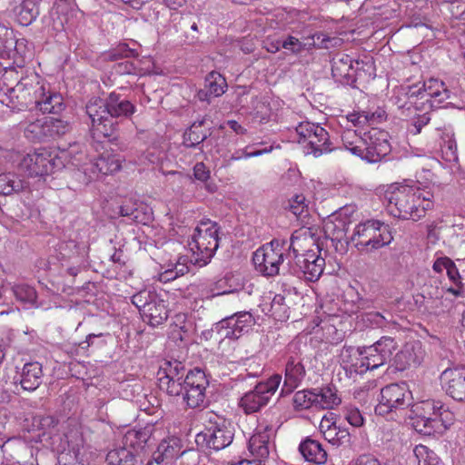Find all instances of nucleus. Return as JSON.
<instances>
[{
  "label": "nucleus",
  "instance_id": "nucleus-1",
  "mask_svg": "<svg viewBox=\"0 0 465 465\" xmlns=\"http://www.w3.org/2000/svg\"><path fill=\"white\" fill-rule=\"evenodd\" d=\"M432 193L419 187L399 185L386 192L388 212L402 220L419 221L432 209Z\"/></svg>",
  "mask_w": 465,
  "mask_h": 465
},
{
  "label": "nucleus",
  "instance_id": "nucleus-2",
  "mask_svg": "<svg viewBox=\"0 0 465 465\" xmlns=\"http://www.w3.org/2000/svg\"><path fill=\"white\" fill-rule=\"evenodd\" d=\"M85 158L82 146L75 143L59 153L45 149L27 153L21 160L19 167L29 176H43L62 170L67 163L82 167Z\"/></svg>",
  "mask_w": 465,
  "mask_h": 465
},
{
  "label": "nucleus",
  "instance_id": "nucleus-3",
  "mask_svg": "<svg viewBox=\"0 0 465 465\" xmlns=\"http://www.w3.org/2000/svg\"><path fill=\"white\" fill-rule=\"evenodd\" d=\"M450 91L444 83L438 79H430L422 86L411 85L400 87L395 95V104L399 109L411 111L430 110L450 98Z\"/></svg>",
  "mask_w": 465,
  "mask_h": 465
},
{
  "label": "nucleus",
  "instance_id": "nucleus-4",
  "mask_svg": "<svg viewBox=\"0 0 465 465\" xmlns=\"http://www.w3.org/2000/svg\"><path fill=\"white\" fill-rule=\"evenodd\" d=\"M392 240L393 237L387 226L377 220L360 223L350 236V243H352L361 254H370L389 245Z\"/></svg>",
  "mask_w": 465,
  "mask_h": 465
},
{
  "label": "nucleus",
  "instance_id": "nucleus-5",
  "mask_svg": "<svg viewBox=\"0 0 465 465\" xmlns=\"http://www.w3.org/2000/svg\"><path fill=\"white\" fill-rule=\"evenodd\" d=\"M219 226L210 220L203 221L195 228L189 243L193 251L191 262L199 266L207 265L219 247Z\"/></svg>",
  "mask_w": 465,
  "mask_h": 465
},
{
  "label": "nucleus",
  "instance_id": "nucleus-6",
  "mask_svg": "<svg viewBox=\"0 0 465 465\" xmlns=\"http://www.w3.org/2000/svg\"><path fill=\"white\" fill-rule=\"evenodd\" d=\"M287 241L273 239L258 248L252 255L255 269L263 276L273 277L279 274L280 266L284 261Z\"/></svg>",
  "mask_w": 465,
  "mask_h": 465
},
{
  "label": "nucleus",
  "instance_id": "nucleus-7",
  "mask_svg": "<svg viewBox=\"0 0 465 465\" xmlns=\"http://www.w3.org/2000/svg\"><path fill=\"white\" fill-rule=\"evenodd\" d=\"M297 142L303 145L306 154L315 157L332 151L328 132L319 124L302 122L295 127Z\"/></svg>",
  "mask_w": 465,
  "mask_h": 465
},
{
  "label": "nucleus",
  "instance_id": "nucleus-8",
  "mask_svg": "<svg viewBox=\"0 0 465 465\" xmlns=\"http://www.w3.org/2000/svg\"><path fill=\"white\" fill-rule=\"evenodd\" d=\"M132 302L151 326L161 325L169 316L166 302L154 292L143 290L132 297Z\"/></svg>",
  "mask_w": 465,
  "mask_h": 465
},
{
  "label": "nucleus",
  "instance_id": "nucleus-9",
  "mask_svg": "<svg viewBox=\"0 0 465 465\" xmlns=\"http://www.w3.org/2000/svg\"><path fill=\"white\" fill-rule=\"evenodd\" d=\"M411 401L412 395L405 382L391 383L381 390L375 412L378 415L384 416L397 410L408 408Z\"/></svg>",
  "mask_w": 465,
  "mask_h": 465
},
{
  "label": "nucleus",
  "instance_id": "nucleus-10",
  "mask_svg": "<svg viewBox=\"0 0 465 465\" xmlns=\"http://www.w3.org/2000/svg\"><path fill=\"white\" fill-rule=\"evenodd\" d=\"M281 381L282 376L274 374L265 381L257 383L253 390L246 392L240 401V406L244 412L254 413L266 406L276 392Z\"/></svg>",
  "mask_w": 465,
  "mask_h": 465
},
{
  "label": "nucleus",
  "instance_id": "nucleus-11",
  "mask_svg": "<svg viewBox=\"0 0 465 465\" xmlns=\"http://www.w3.org/2000/svg\"><path fill=\"white\" fill-rule=\"evenodd\" d=\"M209 381L204 371L199 368L189 371L183 380V399L189 408L206 406V389Z\"/></svg>",
  "mask_w": 465,
  "mask_h": 465
},
{
  "label": "nucleus",
  "instance_id": "nucleus-12",
  "mask_svg": "<svg viewBox=\"0 0 465 465\" xmlns=\"http://www.w3.org/2000/svg\"><path fill=\"white\" fill-rule=\"evenodd\" d=\"M336 31H317L312 35L302 36V40L290 36L283 41L282 45L285 49H290L293 53H298L302 49L316 48H335L342 45L343 39L336 35Z\"/></svg>",
  "mask_w": 465,
  "mask_h": 465
},
{
  "label": "nucleus",
  "instance_id": "nucleus-13",
  "mask_svg": "<svg viewBox=\"0 0 465 465\" xmlns=\"http://www.w3.org/2000/svg\"><path fill=\"white\" fill-rule=\"evenodd\" d=\"M233 431L230 422L223 419H218L209 427L196 435V443L209 449L220 450L228 447L233 440Z\"/></svg>",
  "mask_w": 465,
  "mask_h": 465
},
{
  "label": "nucleus",
  "instance_id": "nucleus-14",
  "mask_svg": "<svg viewBox=\"0 0 465 465\" xmlns=\"http://www.w3.org/2000/svg\"><path fill=\"white\" fill-rule=\"evenodd\" d=\"M89 247L86 242L74 240L64 241L58 245V255L63 262H68L66 272L76 276L83 267H85Z\"/></svg>",
  "mask_w": 465,
  "mask_h": 465
},
{
  "label": "nucleus",
  "instance_id": "nucleus-15",
  "mask_svg": "<svg viewBox=\"0 0 465 465\" xmlns=\"http://www.w3.org/2000/svg\"><path fill=\"white\" fill-rule=\"evenodd\" d=\"M387 132L371 128L364 133V145L362 146V154L360 155L361 160L368 163L380 162L391 152V144L388 140Z\"/></svg>",
  "mask_w": 465,
  "mask_h": 465
},
{
  "label": "nucleus",
  "instance_id": "nucleus-16",
  "mask_svg": "<svg viewBox=\"0 0 465 465\" xmlns=\"http://www.w3.org/2000/svg\"><path fill=\"white\" fill-rule=\"evenodd\" d=\"M255 323L252 314L249 312H239L220 321L215 330L228 339H238L244 331H248Z\"/></svg>",
  "mask_w": 465,
  "mask_h": 465
},
{
  "label": "nucleus",
  "instance_id": "nucleus-17",
  "mask_svg": "<svg viewBox=\"0 0 465 465\" xmlns=\"http://www.w3.org/2000/svg\"><path fill=\"white\" fill-rule=\"evenodd\" d=\"M352 213L351 207H344L332 213L323 223V231L326 237L332 242H341L344 241L350 243V237L347 236L349 227L351 223L350 214Z\"/></svg>",
  "mask_w": 465,
  "mask_h": 465
},
{
  "label": "nucleus",
  "instance_id": "nucleus-18",
  "mask_svg": "<svg viewBox=\"0 0 465 465\" xmlns=\"http://www.w3.org/2000/svg\"><path fill=\"white\" fill-rule=\"evenodd\" d=\"M86 114L92 121L94 134L98 138H110L114 135L118 124L117 119L108 114V111L89 102L86 104Z\"/></svg>",
  "mask_w": 465,
  "mask_h": 465
},
{
  "label": "nucleus",
  "instance_id": "nucleus-19",
  "mask_svg": "<svg viewBox=\"0 0 465 465\" xmlns=\"http://www.w3.org/2000/svg\"><path fill=\"white\" fill-rule=\"evenodd\" d=\"M317 239V229L313 227H302L293 232L290 243L286 245V249L293 253L295 260L298 255H302L309 252H319Z\"/></svg>",
  "mask_w": 465,
  "mask_h": 465
},
{
  "label": "nucleus",
  "instance_id": "nucleus-20",
  "mask_svg": "<svg viewBox=\"0 0 465 465\" xmlns=\"http://www.w3.org/2000/svg\"><path fill=\"white\" fill-rule=\"evenodd\" d=\"M321 251L309 252L302 255H298L294 260L295 267L293 273L302 274V276L310 281L314 282L322 274L325 261L320 254Z\"/></svg>",
  "mask_w": 465,
  "mask_h": 465
},
{
  "label": "nucleus",
  "instance_id": "nucleus-21",
  "mask_svg": "<svg viewBox=\"0 0 465 465\" xmlns=\"http://www.w3.org/2000/svg\"><path fill=\"white\" fill-rule=\"evenodd\" d=\"M275 432L272 424L260 423L257 431L249 440L248 450L253 460L262 462L268 458L270 453V440Z\"/></svg>",
  "mask_w": 465,
  "mask_h": 465
},
{
  "label": "nucleus",
  "instance_id": "nucleus-22",
  "mask_svg": "<svg viewBox=\"0 0 465 465\" xmlns=\"http://www.w3.org/2000/svg\"><path fill=\"white\" fill-rule=\"evenodd\" d=\"M442 388L458 401H465V367L448 368L440 375Z\"/></svg>",
  "mask_w": 465,
  "mask_h": 465
},
{
  "label": "nucleus",
  "instance_id": "nucleus-23",
  "mask_svg": "<svg viewBox=\"0 0 465 465\" xmlns=\"http://www.w3.org/2000/svg\"><path fill=\"white\" fill-rule=\"evenodd\" d=\"M92 104H97L100 106L108 111V114L114 117H129L135 112V106L128 100L121 98L119 94L114 93L105 99L94 98L90 101Z\"/></svg>",
  "mask_w": 465,
  "mask_h": 465
},
{
  "label": "nucleus",
  "instance_id": "nucleus-24",
  "mask_svg": "<svg viewBox=\"0 0 465 465\" xmlns=\"http://www.w3.org/2000/svg\"><path fill=\"white\" fill-rule=\"evenodd\" d=\"M423 360V351L420 342L407 343L392 359V366L403 371L411 367L419 366Z\"/></svg>",
  "mask_w": 465,
  "mask_h": 465
},
{
  "label": "nucleus",
  "instance_id": "nucleus-25",
  "mask_svg": "<svg viewBox=\"0 0 465 465\" xmlns=\"http://www.w3.org/2000/svg\"><path fill=\"white\" fill-rule=\"evenodd\" d=\"M306 376L305 366L300 355H289L286 358L283 386L292 391L297 388Z\"/></svg>",
  "mask_w": 465,
  "mask_h": 465
},
{
  "label": "nucleus",
  "instance_id": "nucleus-26",
  "mask_svg": "<svg viewBox=\"0 0 465 465\" xmlns=\"http://www.w3.org/2000/svg\"><path fill=\"white\" fill-rule=\"evenodd\" d=\"M38 94L34 106L42 113L59 114L64 109L63 96L58 93L51 92L44 82Z\"/></svg>",
  "mask_w": 465,
  "mask_h": 465
},
{
  "label": "nucleus",
  "instance_id": "nucleus-27",
  "mask_svg": "<svg viewBox=\"0 0 465 465\" xmlns=\"http://www.w3.org/2000/svg\"><path fill=\"white\" fill-rule=\"evenodd\" d=\"M42 365L37 361H31L23 366L17 381L25 391H34L42 383Z\"/></svg>",
  "mask_w": 465,
  "mask_h": 465
},
{
  "label": "nucleus",
  "instance_id": "nucleus-28",
  "mask_svg": "<svg viewBox=\"0 0 465 465\" xmlns=\"http://www.w3.org/2000/svg\"><path fill=\"white\" fill-rule=\"evenodd\" d=\"M227 88L225 78L217 72H211L205 77L204 88L199 90L197 97L200 101H207L210 103L212 96L218 97L224 94Z\"/></svg>",
  "mask_w": 465,
  "mask_h": 465
},
{
  "label": "nucleus",
  "instance_id": "nucleus-29",
  "mask_svg": "<svg viewBox=\"0 0 465 465\" xmlns=\"http://www.w3.org/2000/svg\"><path fill=\"white\" fill-rule=\"evenodd\" d=\"M206 120L193 122L183 134V144L187 148H195L203 143L212 134L211 128H205Z\"/></svg>",
  "mask_w": 465,
  "mask_h": 465
},
{
  "label": "nucleus",
  "instance_id": "nucleus-30",
  "mask_svg": "<svg viewBox=\"0 0 465 465\" xmlns=\"http://www.w3.org/2000/svg\"><path fill=\"white\" fill-rule=\"evenodd\" d=\"M182 453L181 440L175 436H168L162 440L157 447L156 455L160 461H164L165 465L177 459Z\"/></svg>",
  "mask_w": 465,
  "mask_h": 465
},
{
  "label": "nucleus",
  "instance_id": "nucleus-31",
  "mask_svg": "<svg viewBox=\"0 0 465 465\" xmlns=\"http://www.w3.org/2000/svg\"><path fill=\"white\" fill-rule=\"evenodd\" d=\"M299 451L306 461L315 464H324L327 460V452L322 444L313 439L307 438L299 446Z\"/></svg>",
  "mask_w": 465,
  "mask_h": 465
},
{
  "label": "nucleus",
  "instance_id": "nucleus-32",
  "mask_svg": "<svg viewBox=\"0 0 465 465\" xmlns=\"http://www.w3.org/2000/svg\"><path fill=\"white\" fill-rule=\"evenodd\" d=\"M150 435V430L146 428L128 430L123 437V446L138 454L139 451L145 448Z\"/></svg>",
  "mask_w": 465,
  "mask_h": 465
},
{
  "label": "nucleus",
  "instance_id": "nucleus-33",
  "mask_svg": "<svg viewBox=\"0 0 465 465\" xmlns=\"http://www.w3.org/2000/svg\"><path fill=\"white\" fill-rule=\"evenodd\" d=\"M352 71V59L348 54H342L340 57L333 58L331 74L338 81L346 84L352 81L354 77Z\"/></svg>",
  "mask_w": 465,
  "mask_h": 465
},
{
  "label": "nucleus",
  "instance_id": "nucleus-34",
  "mask_svg": "<svg viewBox=\"0 0 465 465\" xmlns=\"http://www.w3.org/2000/svg\"><path fill=\"white\" fill-rule=\"evenodd\" d=\"M412 425L419 433L431 435L442 428L443 419L438 416L431 418L426 415H417L413 419Z\"/></svg>",
  "mask_w": 465,
  "mask_h": 465
},
{
  "label": "nucleus",
  "instance_id": "nucleus-35",
  "mask_svg": "<svg viewBox=\"0 0 465 465\" xmlns=\"http://www.w3.org/2000/svg\"><path fill=\"white\" fill-rule=\"evenodd\" d=\"M315 407L320 409H332L341 403V398L334 388L327 386L314 389Z\"/></svg>",
  "mask_w": 465,
  "mask_h": 465
},
{
  "label": "nucleus",
  "instance_id": "nucleus-36",
  "mask_svg": "<svg viewBox=\"0 0 465 465\" xmlns=\"http://www.w3.org/2000/svg\"><path fill=\"white\" fill-rule=\"evenodd\" d=\"M136 453L127 447H120L111 450L106 455L109 465H138Z\"/></svg>",
  "mask_w": 465,
  "mask_h": 465
},
{
  "label": "nucleus",
  "instance_id": "nucleus-37",
  "mask_svg": "<svg viewBox=\"0 0 465 465\" xmlns=\"http://www.w3.org/2000/svg\"><path fill=\"white\" fill-rule=\"evenodd\" d=\"M343 147L353 155L360 157L362 154V146L364 145V134L361 135L356 130L346 128L341 134Z\"/></svg>",
  "mask_w": 465,
  "mask_h": 465
},
{
  "label": "nucleus",
  "instance_id": "nucleus-38",
  "mask_svg": "<svg viewBox=\"0 0 465 465\" xmlns=\"http://www.w3.org/2000/svg\"><path fill=\"white\" fill-rule=\"evenodd\" d=\"M25 187V181L15 173H8L0 174V195H10L15 193H19L23 191Z\"/></svg>",
  "mask_w": 465,
  "mask_h": 465
},
{
  "label": "nucleus",
  "instance_id": "nucleus-39",
  "mask_svg": "<svg viewBox=\"0 0 465 465\" xmlns=\"http://www.w3.org/2000/svg\"><path fill=\"white\" fill-rule=\"evenodd\" d=\"M357 356H361L360 347L343 346L340 354L341 364L346 371L360 372L361 364L358 363L360 359Z\"/></svg>",
  "mask_w": 465,
  "mask_h": 465
},
{
  "label": "nucleus",
  "instance_id": "nucleus-40",
  "mask_svg": "<svg viewBox=\"0 0 465 465\" xmlns=\"http://www.w3.org/2000/svg\"><path fill=\"white\" fill-rule=\"evenodd\" d=\"M361 370L360 372H365L368 370H375L380 366L384 365V361L373 349V347L368 346L361 348Z\"/></svg>",
  "mask_w": 465,
  "mask_h": 465
},
{
  "label": "nucleus",
  "instance_id": "nucleus-41",
  "mask_svg": "<svg viewBox=\"0 0 465 465\" xmlns=\"http://www.w3.org/2000/svg\"><path fill=\"white\" fill-rule=\"evenodd\" d=\"M21 45L14 31H0V55L11 56L15 52L20 53Z\"/></svg>",
  "mask_w": 465,
  "mask_h": 465
},
{
  "label": "nucleus",
  "instance_id": "nucleus-42",
  "mask_svg": "<svg viewBox=\"0 0 465 465\" xmlns=\"http://www.w3.org/2000/svg\"><path fill=\"white\" fill-rule=\"evenodd\" d=\"M45 132H46V140L54 139L56 137H60L70 132L71 124L69 122L53 118V117H45Z\"/></svg>",
  "mask_w": 465,
  "mask_h": 465
},
{
  "label": "nucleus",
  "instance_id": "nucleus-43",
  "mask_svg": "<svg viewBox=\"0 0 465 465\" xmlns=\"http://www.w3.org/2000/svg\"><path fill=\"white\" fill-rule=\"evenodd\" d=\"M384 363L392 361V354L396 351L398 345L396 341L388 336L381 337L379 341L371 345Z\"/></svg>",
  "mask_w": 465,
  "mask_h": 465
},
{
  "label": "nucleus",
  "instance_id": "nucleus-44",
  "mask_svg": "<svg viewBox=\"0 0 465 465\" xmlns=\"http://www.w3.org/2000/svg\"><path fill=\"white\" fill-rule=\"evenodd\" d=\"M185 367L179 361H165L158 371V378L166 377L167 379L184 380L185 378Z\"/></svg>",
  "mask_w": 465,
  "mask_h": 465
},
{
  "label": "nucleus",
  "instance_id": "nucleus-45",
  "mask_svg": "<svg viewBox=\"0 0 465 465\" xmlns=\"http://www.w3.org/2000/svg\"><path fill=\"white\" fill-rule=\"evenodd\" d=\"M413 459L417 465H443L433 450L421 444L414 448Z\"/></svg>",
  "mask_w": 465,
  "mask_h": 465
},
{
  "label": "nucleus",
  "instance_id": "nucleus-46",
  "mask_svg": "<svg viewBox=\"0 0 465 465\" xmlns=\"http://www.w3.org/2000/svg\"><path fill=\"white\" fill-rule=\"evenodd\" d=\"M97 173L107 175L118 171L121 168L120 160L114 155L107 154L101 155L93 163Z\"/></svg>",
  "mask_w": 465,
  "mask_h": 465
},
{
  "label": "nucleus",
  "instance_id": "nucleus-47",
  "mask_svg": "<svg viewBox=\"0 0 465 465\" xmlns=\"http://www.w3.org/2000/svg\"><path fill=\"white\" fill-rule=\"evenodd\" d=\"M46 118L37 119L29 123L25 128V136L33 142H43L46 140L45 132Z\"/></svg>",
  "mask_w": 465,
  "mask_h": 465
},
{
  "label": "nucleus",
  "instance_id": "nucleus-48",
  "mask_svg": "<svg viewBox=\"0 0 465 465\" xmlns=\"http://www.w3.org/2000/svg\"><path fill=\"white\" fill-rule=\"evenodd\" d=\"M408 112L409 114L407 115H411L412 113H414V114L411 123L407 127V132L413 135L419 134L422 128L430 121L429 110L415 111L412 108Z\"/></svg>",
  "mask_w": 465,
  "mask_h": 465
},
{
  "label": "nucleus",
  "instance_id": "nucleus-49",
  "mask_svg": "<svg viewBox=\"0 0 465 465\" xmlns=\"http://www.w3.org/2000/svg\"><path fill=\"white\" fill-rule=\"evenodd\" d=\"M444 405L440 401H424L415 406L414 412L417 415H426L429 417L438 416L442 418Z\"/></svg>",
  "mask_w": 465,
  "mask_h": 465
},
{
  "label": "nucleus",
  "instance_id": "nucleus-50",
  "mask_svg": "<svg viewBox=\"0 0 465 465\" xmlns=\"http://www.w3.org/2000/svg\"><path fill=\"white\" fill-rule=\"evenodd\" d=\"M315 392L313 390L299 391L293 395L292 402L295 410H307L315 407Z\"/></svg>",
  "mask_w": 465,
  "mask_h": 465
},
{
  "label": "nucleus",
  "instance_id": "nucleus-51",
  "mask_svg": "<svg viewBox=\"0 0 465 465\" xmlns=\"http://www.w3.org/2000/svg\"><path fill=\"white\" fill-rule=\"evenodd\" d=\"M428 8L422 10L419 9H411L409 14L408 23L406 24L407 27H419L424 26L428 29H433V24L430 19L427 15Z\"/></svg>",
  "mask_w": 465,
  "mask_h": 465
},
{
  "label": "nucleus",
  "instance_id": "nucleus-52",
  "mask_svg": "<svg viewBox=\"0 0 465 465\" xmlns=\"http://www.w3.org/2000/svg\"><path fill=\"white\" fill-rule=\"evenodd\" d=\"M271 315L280 322H284L289 318V307L285 304V298L277 294L271 302Z\"/></svg>",
  "mask_w": 465,
  "mask_h": 465
},
{
  "label": "nucleus",
  "instance_id": "nucleus-53",
  "mask_svg": "<svg viewBox=\"0 0 465 465\" xmlns=\"http://www.w3.org/2000/svg\"><path fill=\"white\" fill-rule=\"evenodd\" d=\"M159 389L170 396H179L183 392V380L158 378Z\"/></svg>",
  "mask_w": 465,
  "mask_h": 465
},
{
  "label": "nucleus",
  "instance_id": "nucleus-54",
  "mask_svg": "<svg viewBox=\"0 0 465 465\" xmlns=\"http://www.w3.org/2000/svg\"><path fill=\"white\" fill-rule=\"evenodd\" d=\"M15 297L25 303L35 304L37 298L36 291L30 285L21 283L13 287Z\"/></svg>",
  "mask_w": 465,
  "mask_h": 465
},
{
  "label": "nucleus",
  "instance_id": "nucleus-55",
  "mask_svg": "<svg viewBox=\"0 0 465 465\" xmlns=\"http://www.w3.org/2000/svg\"><path fill=\"white\" fill-rule=\"evenodd\" d=\"M39 11L37 6H27L20 5V10L15 15V21L21 26H28L38 15Z\"/></svg>",
  "mask_w": 465,
  "mask_h": 465
},
{
  "label": "nucleus",
  "instance_id": "nucleus-56",
  "mask_svg": "<svg viewBox=\"0 0 465 465\" xmlns=\"http://www.w3.org/2000/svg\"><path fill=\"white\" fill-rule=\"evenodd\" d=\"M390 312L381 313L378 312H369L363 315V321L372 328H383L391 321Z\"/></svg>",
  "mask_w": 465,
  "mask_h": 465
},
{
  "label": "nucleus",
  "instance_id": "nucleus-57",
  "mask_svg": "<svg viewBox=\"0 0 465 465\" xmlns=\"http://www.w3.org/2000/svg\"><path fill=\"white\" fill-rule=\"evenodd\" d=\"M152 219L153 212L148 206L141 203L136 205L132 221L137 223L147 224Z\"/></svg>",
  "mask_w": 465,
  "mask_h": 465
},
{
  "label": "nucleus",
  "instance_id": "nucleus-58",
  "mask_svg": "<svg viewBox=\"0 0 465 465\" xmlns=\"http://www.w3.org/2000/svg\"><path fill=\"white\" fill-rule=\"evenodd\" d=\"M374 114H369L366 112L353 113L347 116L348 121L354 126H363L367 124H372L374 123Z\"/></svg>",
  "mask_w": 465,
  "mask_h": 465
},
{
  "label": "nucleus",
  "instance_id": "nucleus-59",
  "mask_svg": "<svg viewBox=\"0 0 465 465\" xmlns=\"http://www.w3.org/2000/svg\"><path fill=\"white\" fill-rule=\"evenodd\" d=\"M345 420L354 427H361L363 424L364 419L359 409L348 406L344 409Z\"/></svg>",
  "mask_w": 465,
  "mask_h": 465
},
{
  "label": "nucleus",
  "instance_id": "nucleus-60",
  "mask_svg": "<svg viewBox=\"0 0 465 465\" xmlns=\"http://www.w3.org/2000/svg\"><path fill=\"white\" fill-rule=\"evenodd\" d=\"M138 53L135 49L129 47L125 43L120 44L116 49L110 54V58L113 60L119 59L121 57H135Z\"/></svg>",
  "mask_w": 465,
  "mask_h": 465
},
{
  "label": "nucleus",
  "instance_id": "nucleus-61",
  "mask_svg": "<svg viewBox=\"0 0 465 465\" xmlns=\"http://www.w3.org/2000/svg\"><path fill=\"white\" fill-rule=\"evenodd\" d=\"M305 197L302 194L295 195L290 201V209L296 216H301L303 213H307V206L305 205Z\"/></svg>",
  "mask_w": 465,
  "mask_h": 465
},
{
  "label": "nucleus",
  "instance_id": "nucleus-62",
  "mask_svg": "<svg viewBox=\"0 0 465 465\" xmlns=\"http://www.w3.org/2000/svg\"><path fill=\"white\" fill-rule=\"evenodd\" d=\"M193 175L195 179L201 182H207L210 178V170L203 162L197 163L193 167Z\"/></svg>",
  "mask_w": 465,
  "mask_h": 465
},
{
  "label": "nucleus",
  "instance_id": "nucleus-63",
  "mask_svg": "<svg viewBox=\"0 0 465 465\" xmlns=\"http://www.w3.org/2000/svg\"><path fill=\"white\" fill-rule=\"evenodd\" d=\"M423 294H426L427 299L430 302L431 304L442 297V293L439 291L438 287L433 286L426 287L423 290Z\"/></svg>",
  "mask_w": 465,
  "mask_h": 465
},
{
  "label": "nucleus",
  "instance_id": "nucleus-64",
  "mask_svg": "<svg viewBox=\"0 0 465 465\" xmlns=\"http://www.w3.org/2000/svg\"><path fill=\"white\" fill-rule=\"evenodd\" d=\"M445 148L446 151H444V149H442V151L446 154V160L449 162L457 161L458 155L456 144L452 141H449L447 145H445Z\"/></svg>",
  "mask_w": 465,
  "mask_h": 465
}]
</instances>
